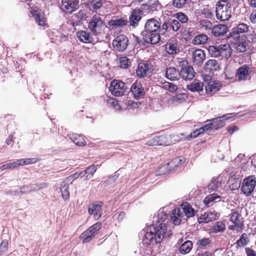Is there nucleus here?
<instances>
[{
    "label": "nucleus",
    "instance_id": "f257e3e1",
    "mask_svg": "<svg viewBox=\"0 0 256 256\" xmlns=\"http://www.w3.org/2000/svg\"><path fill=\"white\" fill-rule=\"evenodd\" d=\"M160 28V24L156 20H148L145 23L144 31L143 32L145 42L152 44H158L160 40L159 35Z\"/></svg>",
    "mask_w": 256,
    "mask_h": 256
},
{
    "label": "nucleus",
    "instance_id": "f03ea898",
    "mask_svg": "<svg viewBox=\"0 0 256 256\" xmlns=\"http://www.w3.org/2000/svg\"><path fill=\"white\" fill-rule=\"evenodd\" d=\"M195 211L188 202H183L180 208H176L170 214V222L173 224H184L187 218L194 215Z\"/></svg>",
    "mask_w": 256,
    "mask_h": 256
},
{
    "label": "nucleus",
    "instance_id": "7ed1b4c3",
    "mask_svg": "<svg viewBox=\"0 0 256 256\" xmlns=\"http://www.w3.org/2000/svg\"><path fill=\"white\" fill-rule=\"evenodd\" d=\"M146 234V239L150 244L160 242L164 237L167 228L166 225H150L149 228Z\"/></svg>",
    "mask_w": 256,
    "mask_h": 256
},
{
    "label": "nucleus",
    "instance_id": "20e7f679",
    "mask_svg": "<svg viewBox=\"0 0 256 256\" xmlns=\"http://www.w3.org/2000/svg\"><path fill=\"white\" fill-rule=\"evenodd\" d=\"M208 50L211 56L221 59H228L231 56L232 52V50L228 44L210 46H208Z\"/></svg>",
    "mask_w": 256,
    "mask_h": 256
},
{
    "label": "nucleus",
    "instance_id": "39448f33",
    "mask_svg": "<svg viewBox=\"0 0 256 256\" xmlns=\"http://www.w3.org/2000/svg\"><path fill=\"white\" fill-rule=\"evenodd\" d=\"M232 4L226 1L218 2L216 5V18L221 21H226L231 17Z\"/></svg>",
    "mask_w": 256,
    "mask_h": 256
},
{
    "label": "nucleus",
    "instance_id": "423d86ee",
    "mask_svg": "<svg viewBox=\"0 0 256 256\" xmlns=\"http://www.w3.org/2000/svg\"><path fill=\"white\" fill-rule=\"evenodd\" d=\"M88 28L94 36H98L103 32L106 25L100 16L95 14L90 20Z\"/></svg>",
    "mask_w": 256,
    "mask_h": 256
},
{
    "label": "nucleus",
    "instance_id": "0eeeda50",
    "mask_svg": "<svg viewBox=\"0 0 256 256\" xmlns=\"http://www.w3.org/2000/svg\"><path fill=\"white\" fill-rule=\"evenodd\" d=\"M110 91L116 96H120L128 92L125 83L120 80H114L110 83Z\"/></svg>",
    "mask_w": 256,
    "mask_h": 256
},
{
    "label": "nucleus",
    "instance_id": "6e6552de",
    "mask_svg": "<svg viewBox=\"0 0 256 256\" xmlns=\"http://www.w3.org/2000/svg\"><path fill=\"white\" fill-rule=\"evenodd\" d=\"M256 185V178L254 176H249L243 180L241 190L246 196H249L254 190Z\"/></svg>",
    "mask_w": 256,
    "mask_h": 256
},
{
    "label": "nucleus",
    "instance_id": "1a4fd4ad",
    "mask_svg": "<svg viewBox=\"0 0 256 256\" xmlns=\"http://www.w3.org/2000/svg\"><path fill=\"white\" fill-rule=\"evenodd\" d=\"M127 19L124 18H118L113 17L108 22V25L112 28V30L116 31L122 30L126 26H128Z\"/></svg>",
    "mask_w": 256,
    "mask_h": 256
},
{
    "label": "nucleus",
    "instance_id": "9d476101",
    "mask_svg": "<svg viewBox=\"0 0 256 256\" xmlns=\"http://www.w3.org/2000/svg\"><path fill=\"white\" fill-rule=\"evenodd\" d=\"M128 42V38L124 34H120L112 41V46L116 50L122 52L126 49Z\"/></svg>",
    "mask_w": 256,
    "mask_h": 256
},
{
    "label": "nucleus",
    "instance_id": "9b49d317",
    "mask_svg": "<svg viewBox=\"0 0 256 256\" xmlns=\"http://www.w3.org/2000/svg\"><path fill=\"white\" fill-rule=\"evenodd\" d=\"M229 114H230L224 115L222 116H220L216 118L212 119V121L213 122L206 124L204 127H202L200 128H202V132H204L205 130H208L209 128H212V126L213 128L216 130L223 126L224 125V123L221 119L224 118H226V119L229 118Z\"/></svg>",
    "mask_w": 256,
    "mask_h": 256
},
{
    "label": "nucleus",
    "instance_id": "f8f14e48",
    "mask_svg": "<svg viewBox=\"0 0 256 256\" xmlns=\"http://www.w3.org/2000/svg\"><path fill=\"white\" fill-rule=\"evenodd\" d=\"M142 15V12L140 9H135L132 11L131 14L129 16L128 22V26L136 28L140 20Z\"/></svg>",
    "mask_w": 256,
    "mask_h": 256
},
{
    "label": "nucleus",
    "instance_id": "ddd939ff",
    "mask_svg": "<svg viewBox=\"0 0 256 256\" xmlns=\"http://www.w3.org/2000/svg\"><path fill=\"white\" fill-rule=\"evenodd\" d=\"M62 9L66 12L71 13L77 10L78 5V0H62Z\"/></svg>",
    "mask_w": 256,
    "mask_h": 256
},
{
    "label": "nucleus",
    "instance_id": "4468645a",
    "mask_svg": "<svg viewBox=\"0 0 256 256\" xmlns=\"http://www.w3.org/2000/svg\"><path fill=\"white\" fill-rule=\"evenodd\" d=\"M100 228V225H92L90 226L88 230L84 232L80 236V238L83 239L82 242L86 243L89 242L91 238Z\"/></svg>",
    "mask_w": 256,
    "mask_h": 256
},
{
    "label": "nucleus",
    "instance_id": "2eb2a0df",
    "mask_svg": "<svg viewBox=\"0 0 256 256\" xmlns=\"http://www.w3.org/2000/svg\"><path fill=\"white\" fill-rule=\"evenodd\" d=\"M102 202H100L98 204H94L89 206L88 213L90 215H93V217L96 220H98L102 214Z\"/></svg>",
    "mask_w": 256,
    "mask_h": 256
},
{
    "label": "nucleus",
    "instance_id": "dca6fc26",
    "mask_svg": "<svg viewBox=\"0 0 256 256\" xmlns=\"http://www.w3.org/2000/svg\"><path fill=\"white\" fill-rule=\"evenodd\" d=\"M250 72V68L247 64H244L237 70L236 78L238 80H244L248 78Z\"/></svg>",
    "mask_w": 256,
    "mask_h": 256
},
{
    "label": "nucleus",
    "instance_id": "f3484780",
    "mask_svg": "<svg viewBox=\"0 0 256 256\" xmlns=\"http://www.w3.org/2000/svg\"><path fill=\"white\" fill-rule=\"evenodd\" d=\"M166 50L170 54L178 53L180 51L178 47L177 40L174 38H170L165 46Z\"/></svg>",
    "mask_w": 256,
    "mask_h": 256
},
{
    "label": "nucleus",
    "instance_id": "a211bd4d",
    "mask_svg": "<svg viewBox=\"0 0 256 256\" xmlns=\"http://www.w3.org/2000/svg\"><path fill=\"white\" fill-rule=\"evenodd\" d=\"M221 87L220 82L218 81H210L205 86L206 92L210 96L218 91Z\"/></svg>",
    "mask_w": 256,
    "mask_h": 256
},
{
    "label": "nucleus",
    "instance_id": "6ab92c4d",
    "mask_svg": "<svg viewBox=\"0 0 256 256\" xmlns=\"http://www.w3.org/2000/svg\"><path fill=\"white\" fill-rule=\"evenodd\" d=\"M130 90L136 98L138 99L144 97L145 92L142 85L140 82H136L131 86Z\"/></svg>",
    "mask_w": 256,
    "mask_h": 256
},
{
    "label": "nucleus",
    "instance_id": "aec40b11",
    "mask_svg": "<svg viewBox=\"0 0 256 256\" xmlns=\"http://www.w3.org/2000/svg\"><path fill=\"white\" fill-rule=\"evenodd\" d=\"M195 72L191 66L182 68L180 72V76L184 80H190L194 76Z\"/></svg>",
    "mask_w": 256,
    "mask_h": 256
},
{
    "label": "nucleus",
    "instance_id": "412c9836",
    "mask_svg": "<svg viewBox=\"0 0 256 256\" xmlns=\"http://www.w3.org/2000/svg\"><path fill=\"white\" fill-rule=\"evenodd\" d=\"M150 73V66L148 64L140 63L138 66L136 74L140 78H144Z\"/></svg>",
    "mask_w": 256,
    "mask_h": 256
},
{
    "label": "nucleus",
    "instance_id": "4be33fe9",
    "mask_svg": "<svg viewBox=\"0 0 256 256\" xmlns=\"http://www.w3.org/2000/svg\"><path fill=\"white\" fill-rule=\"evenodd\" d=\"M206 58L204 52L200 49H196L193 52L192 60L194 64L198 65L202 64Z\"/></svg>",
    "mask_w": 256,
    "mask_h": 256
},
{
    "label": "nucleus",
    "instance_id": "5701e85b",
    "mask_svg": "<svg viewBox=\"0 0 256 256\" xmlns=\"http://www.w3.org/2000/svg\"><path fill=\"white\" fill-rule=\"evenodd\" d=\"M228 31V28L224 24H218L212 28V33L215 36H223Z\"/></svg>",
    "mask_w": 256,
    "mask_h": 256
},
{
    "label": "nucleus",
    "instance_id": "b1692460",
    "mask_svg": "<svg viewBox=\"0 0 256 256\" xmlns=\"http://www.w3.org/2000/svg\"><path fill=\"white\" fill-rule=\"evenodd\" d=\"M165 76L168 79L170 80H176L180 76V72L174 68L170 67L166 68Z\"/></svg>",
    "mask_w": 256,
    "mask_h": 256
},
{
    "label": "nucleus",
    "instance_id": "393cba45",
    "mask_svg": "<svg viewBox=\"0 0 256 256\" xmlns=\"http://www.w3.org/2000/svg\"><path fill=\"white\" fill-rule=\"evenodd\" d=\"M46 183H42L39 184L38 185L32 184L28 186H25L20 188V192L26 193L32 190H34L36 189L42 188H43L46 187Z\"/></svg>",
    "mask_w": 256,
    "mask_h": 256
},
{
    "label": "nucleus",
    "instance_id": "a878e982",
    "mask_svg": "<svg viewBox=\"0 0 256 256\" xmlns=\"http://www.w3.org/2000/svg\"><path fill=\"white\" fill-rule=\"evenodd\" d=\"M76 36L79 40L84 43H90L92 40L90 34L84 30L78 32Z\"/></svg>",
    "mask_w": 256,
    "mask_h": 256
},
{
    "label": "nucleus",
    "instance_id": "bb28decb",
    "mask_svg": "<svg viewBox=\"0 0 256 256\" xmlns=\"http://www.w3.org/2000/svg\"><path fill=\"white\" fill-rule=\"evenodd\" d=\"M204 84L198 80H195L190 84L187 85V88L192 92H200L203 90Z\"/></svg>",
    "mask_w": 256,
    "mask_h": 256
},
{
    "label": "nucleus",
    "instance_id": "cd10ccee",
    "mask_svg": "<svg viewBox=\"0 0 256 256\" xmlns=\"http://www.w3.org/2000/svg\"><path fill=\"white\" fill-rule=\"evenodd\" d=\"M237 38H238V40L234 43L235 48L238 52H245L246 50L248 42L242 38L240 39V36L236 37Z\"/></svg>",
    "mask_w": 256,
    "mask_h": 256
},
{
    "label": "nucleus",
    "instance_id": "c85d7f7f",
    "mask_svg": "<svg viewBox=\"0 0 256 256\" xmlns=\"http://www.w3.org/2000/svg\"><path fill=\"white\" fill-rule=\"evenodd\" d=\"M216 215L212 212H206L198 218V222L200 223H208L216 220Z\"/></svg>",
    "mask_w": 256,
    "mask_h": 256
},
{
    "label": "nucleus",
    "instance_id": "c756f323",
    "mask_svg": "<svg viewBox=\"0 0 256 256\" xmlns=\"http://www.w3.org/2000/svg\"><path fill=\"white\" fill-rule=\"evenodd\" d=\"M178 158H174L171 162L167 163L166 164L162 166L160 169V170H167L168 172L171 170H176L178 169V162L180 161Z\"/></svg>",
    "mask_w": 256,
    "mask_h": 256
},
{
    "label": "nucleus",
    "instance_id": "7c9ffc66",
    "mask_svg": "<svg viewBox=\"0 0 256 256\" xmlns=\"http://www.w3.org/2000/svg\"><path fill=\"white\" fill-rule=\"evenodd\" d=\"M70 138L77 146H84L86 144V142L80 135L72 134L70 136Z\"/></svg>",
    "mask_w": 256,
    "mask_h": 256
},
{
    "label": "nucleus",
    "instance_id": "2f4dec72",
    "mask_svg": "<svg viewBox=\"0 0 256 256\" xmlns=\"http://www.w3.org/2000/svg\"><path fill=\"white\" fill-rule=\"evenodd\" d=\"M156 218V224H166L168 222V216L162 210H159Z\"/></svg>",
    "mask_w": 256,
    "mask_h": 256
},
{
    "label": "nucleus",
    "instance_id": "473e14b6",
    "mask_svg": "<svg viewBox=\"0 0 256 256\" xmlns=\"http://www.w3.org/2000/svg\"><path fill=\"white\" fill-rule=\"evenodd\" d=\"M208 36L204 34H200L194 37L192 40V43L195 45H200L204 44L208 40Z\"/></svg>",
    "mask_w": 256,
    "mask_h": 256
},
{
    "label": "nucleus",
    "instance_id": "72a5a7b5",
    "mask_svg": "<svg viewBox=\"0 0 256 256\" xmlns=\"http://www.w3.org/2000/svg\"><path fill=\"white\" fill-rule=\"evenodd\" d=\"M248 30V26L245 24H240L236 27L232 28V31L230 34H240L247 32Z\"/></svg>",
    "mask_w": 256,
    "mask_h": 256
},
{
    "label": "nucleus",
    "instance_id": "f704fd0d",
    "mask_svg": "<svg viewBox=\"0 0 256 256\" xmlns=\"http://www.w3.org/2000/svg\"><path fill=\"white\" fill-rule=\"evenodd\" d=\"M192 247V242L190 240H187L180 246L179 251L182 254H186L191 250Z\"/></svg>",
    "mask_w": 256,
    "mask_h": 256
},
{
    "label": "nucleus",
    "instance_id": "c9c22d12",
    "mask_svg": "<svg viewBox=\"0 0 256 256\" xmlns=\"http://www.w3.org/2000/svg\"><path fill=\"white\" fill-rule=\"evenodd\" d=\"M60 192L64 200H67L70 196L69 185L65 182H62L60 185Z\"/></svg>",
    "mask_w": 256,
    "mask_h": 256
},
{
    "label": "nucleus",
    "instance_id": "e433bc0d",
    "mask_svg": "<svg viewBox=\"0 0 256 256\" xmlns=\"http://www.w3.org/2000/svg\"><path fill=\"white\" fill-rule=\"evenodd\" d=\"M205 68L209 70H217L219 68V64L216 60H209L205 64Z\"/></svg>",
    "mask_w": 256,
    "mask_h": 256
},
{
    "label": "nucleus",
    "instance_id": "4c0bfd02",
    "mask_svg": "<svg viewBox=\"0 0 256 256\" xmlns=\"http://www.w3.org/2000/svg\"><path fill=\"white\" fill-rule=\"evenodd\" d=\"M170 135L158 136V146H168L171 144Z\"/></svg>",
    "mask_w": 256,
    "mask_h": 256
},
{
    "label": "nucleus",
    "instance_id": "58836bf2",
    "mask_svg": "<svg viewBox=\"0 0 256 256\" xmlns=\"http://www.w3.org/2000/svg\"><path fill=\"white\" fill-rule=\"evenodd\" d=\"M220 196L216 194H213L207 196L204 200V204L208 207L210 206L211 203L216 199L220 198Z\"/></svg>",
    "mask_w": 256,
    "mask_h": 256
},
{
    "label": "nucleus",
    "instance_id": "ea45409f",
    "mask_svg": "<svg viewBox=\"0 0 256 256\" xmlns=\"http://www.w3.org/2000/svg\"><path fill=\"white\" fill-rule=\"evenodd\" d=\"M96 166L92 164L87 168L85 170L83 171L82 172H84V174H87L86 176V179L89 180L92 178V176H93V174L96 172Z\"/></svg>",
    "mask_w": 256,
    "mask_h": 256
},
{
    "label": "nucleus",
    "instance_id": "a19ab883",
    "mask_svg": "<svg viewBox=\"0 0 256 256\" xmlns=\"http://www.w3.org/2000/svg\"><path fill=\"white\" fill-rule=\"evenodd\" d=\"M102 4V0H92L89 4L90 8L96 10L101 8Z\"/></svg>",
    "mask_w": 256,
    "mask_h": 256
},
{
    "label": "nucleus",
    "instance_id": "79ce46f5",
    "mask_svg": "<svg viewBox=\"0 0 256 256\" xmlns=\"http://www.w3.org/2000/svg\"><path fill=\"white\" fill-rule=\"evenodd\" d=\"M242 218L241 216L238 212H234L230 216V220L234 224H242Z\"/></svg>",
    "mask_w": 256,
    "mask_h": 256
},
{
    "label": "nucleus",
    "instance_id": "37998d69",
    "mask_svg": "<svg viewBox=\"0 0 256 256\" xmlns=\"http://www.w3.org/2000/svg\"><path fill=\"white\" fill-rule=\"evenodd\" d=\"M120 67L122 68H127L131 65V62L126 56L121 57L120 60Z\"/></svg>",
    "mask_w": 256,
    "mask_h": 256
},
{
    "label": "nucleus",
    "instance_id": "c03bdc74",
    "mask_svg": "<svg viewBox=\"0 0 256 256\" xmlns=\"http://www.w3.org/2000/svg\"><path fill=\"white\" fill-rule=\"evenodd\" d=\"M220 181L218 178L214 179L211 181V182L208 186V188L209 190H210L211 191H216L220 186Z\"/></svg>",
    "mask_w": 256,
    "mask_h": 256
},
{
    "label": "nucleus",
    "instance_id": "a18cd8bd",
    "mask_svg": "<svg viewBox=\"0 0 256 256\" xmlns=\"http://www.w3.org/2000/svg\"><path fill=\"white\" fill-rule=\"evenodd\" d=\"M170 100L174 104L181 103L185 100L184 95L182 94H177L172 97Z\"/></svg>",
    "mask_w": 256,
    "mask_h": 256
},
{
    "label": "nucleus",
    "instance_id": "49530a36",
    "mask_svg": "<svg viewBox=\"0 0 256 256\" xmlns=\"http://www.w3.org/2000/svg\"><path fill=\"white\" fill-rule=\"evenodd\" d=\"M19 161L16 160L14 162H10L0 166V169L4 170L6 169H12L18 166Z\"/></svg>",
    "mask_w": 256,
    "mask_h": 256
},
{
    "label": "nucleus",
    "instance_id": "de8ad7c7",
    "mask_svg": "<svg viewBox=\"0 0 256 256\" xmlns=\"http://www.w3.org/2000/svg\"><path fill=\"white\" fill-rule=\"evenodd\" d=\"M35 18L38 25L44 26L46 24V18L44 17L43 14L40 12L36 14Z\"/></svg>",
    "mask_w": 256,
    "mask_h": 256
},
{
    "label": "nucleus",
    "instance_id": "09e8293b",
    "mask_svg": "<svg viewBox=\"0 0 256 256\" xmlns=\"http://www.w3.org/2000/svg\"><path fill=\"white\" fill-rule=\"evenodd\" d=\"M162 87L171 92H175L178 89L176 85L169 82H164L163 83Z\"/></svg>",
    "mask_w": 256,
    "mask_h": 256
},
{
    "label": "nucleus",
    "instance_id": "8fccbe9b",
    "mask_svg": "<svg viewBox=\"0 0 256 256\" xmlns=\"http://www.w3.org/2000/svg\"><path fill=\"white\" fill-rule=\"evenodd\" d=\"M148 6L150 11L154 12L157 10L158 8L160 7V4L158 0H149Z\"/></svg>",
    "mask_w": 256,
    "mask_h": 256
},
{
    "label": "nucleus",
    "instance_id": "3c124183",
    "mask_svg": "<svg viewBox=\"0 0 256 256\" xmlns=\"http://www.w3.org/2000/svg\"><path fill=\"white\" fill-rule=\"evenodd\" d=\"M176 18L177 19L176 20H178V22L182 24H186L188 21V18L187 16L182 13V12H178L175 14Z\"/></svg>",
    "mask_w": 256,
    "mask_h": 256
},
{
    "label": "nucleus",
    "instance_id": "603ef678",
    "mask_svg": "<svg viewBox=\"0 0 256 256\" xmlns=\"http://www.w3.org/2000/svg\"><path fill=\"white\" fill-rule=\"evenodd\" d=\"M200 25L202 28H204L206 30H210L212 26V22L208 20H200Z\"/></svg>",
    "mask_w": 256,
    "mask_h": 256
},
{
    "label": "nucleus",
    "instance_id": "864d4df0",
    "mask_svg": "<svg viewBox=\"0 0 256 256\" xmlns=\"http://www.w3.org/2000/svg\"><path fill=\"white\" fill-rule=\"evenodd\" d=\"M248 242V238L246 234H243L241 236L240 238L236 242V244L239 246H244L246 245Z\"/></svg>",
    "mask_w": 256,
    "mask_h": 256
},
{
    "label": "nucleus",
    "instance_id": "5fc2aeb1",
    "mask_svg": "<svg viewBox=\"0 0 256 256\" xmlns=\"http://www.w3.org/2000/svg\"><path fill=\"white\" fill-rule=\"evenodd\" d=\"M211 242V240L208 238H202L198 240L196 242L197 245L201 247H206Z\"/></svg>",
    "mask_w": 256,
    "mask_h": 256
},
{
    "label": "nucleus",
    "instance_id": "6e6d98bb",
    "mask_svg": "<svg viewBox=\"0 0 256 256\" xmlns=\"http://www.w3.org/2000/svg\"><path fill=\"white\" fill-rule=\"evenodd\" d=\"M225 229V225H213L210 228V233H216L219 232L224 231Z\"/></svg>",
    "mask_w": 256,
    "mask_h": 256
},
{
    "label": "nucleus",
    "instance_id": "4d7b16f0",
    "mask_svg": "<svg viewBox=\"0 0 256 256\" xmlns=\"http://www.w3.org/2000/svg\"><path fill=\"white\" fill-rule=\"evenodd\" d=\"M8 240H3L0 245V255L2 256L8 250Z\"/></svg>",
    "mask_w": 256,
    "mask_h": 256
},
{
    "label": "nucleus",
    "instance_id": "13d9d810",
    "mask_svg": "<svg viewBox=\"0 0 256 256\" xmlns=\"http://www.w3.org/2000/svg\"><path fill=\"white\" fill-rule=\"evenodd\" d=\"M18 161H20V162H18V166H23L24 164H33L36 162V160L34 158H25V159H20V160H17Z\"/></svg>",
    "mask_w": 256,
    "mask_h": 256
},
{
    "label": "nucleus",
    "instance_id": "bf43d9fd",
    "mask_svg": "<svg viewBox=\"0 0 256 256\" xmlns=\"http://www.w3.org/2000/svg\"><path fill=\"white\" fill-rule=\"evenodd\" d=\"M188 0H173L172 4L176 8H180L186 4Z\"/></svg>",
    "mask_w": 256,
    "mask_h": 256
},
{
    "label": "nucleus",
    "instance_id": "052dcab7",
    "mask_svg": "<svg viewBox=\"0 0 256 256\" xmlns=\"http://www.w3.org/2000/svg\"><path fill=\"white\" fill-rule=\"evenodd\" d=\"M174 31H178L180 27V24L176 20H172L170 24Z\"/></svg>",
    "mask_w": 256,
    "mask_h": 256
},
{
    "label": "nucleus",
    "instance_id": "680f3d73",
    "mask_svg": "<svg viewBox=\"0 0 256 256\" xmlns=\"http://www.w3.org/2000/svg\"><path fill=\"white\" fill-rule=\"evenodd\" d=\"M170 24L167 22H164L160 28V30H159V35L160 34H164L165 32L167 30Z\"/></svg>",
    "mask_w": 256,
    "mask_h": 256
},
{
    "label": "nucleus",
    "instance_id": "e2e57ef3",
    "mask_svg": "<svg viewBox=\"0 0 256 256\" xmlns=\"http://www.w3.org/2000/svg\"><path fill=\"white\" fill-rule=\"evenodd\" d=\"M147 144L149 146H158V136H156L150 140H149Z\"/></svg>",
    "mask_w": 256,
    "mask_h": 256
},
{
    "label": "nucleus",
    "instance_id": "0e129e2a",
    "mask_svg": "<svg viewBox=\"0 0 256 256\" xmlns=\"http://www.w3.org/2000/svg\"><path fill=\"white\" fill-rule=\"evenodd\" d=\"M202 128H198L196 129V130H194L192 132L190 133V136L191 138H195L197 136H198L199 134H200L201 133H202Z\"/></svg>",
    "mask_w": 256,
    "mask_h": 256
},
{
    "label": "nucleus",
    "instance_id": "69168bd1",
    "mask_svg": "<svg viewBox=\"0 0 256 256\" xmlns=\"http://www.w3.org/2000/svg\"><path fill=\"white\" fill-rule=\"evenodd\" d=\"M246 254L247 256H256V252L250 248H246Z\"/></svg>",
    "mask_w": 256,
    "mask_h": 256
},
{
    "label": "nucleus",
    "instance_id": "338daca9",
    "mask_svg": "<svg viewBox=\"0 0 256 256\" xmlns=\"http://www.w3.org/2000/svg\"><path fill=\"white\" fill-rule=\"evenodd\" d=\"M118 178V176L117 174H114V176L110 177V178L105 182V183L108 184H110L114 182Z\"/></svg>",
    "mask_w": 256,
    "mask_h": 256
},
{
    "label": "nucleus",
    "instance_id": "774afa93",
    "mask_svg": "<svg viewBox=\"0 0 256 256\" xmlns=\"http://www.w3.org/2000/svg\"><path fill=\"white\" fill-rule=\"evenodd\" d=\"M250 19L252 24H256V10L250 14Z\"/></svg>",
    "mask_w": 256,
    "mask_h": 256
}]
</instances>
